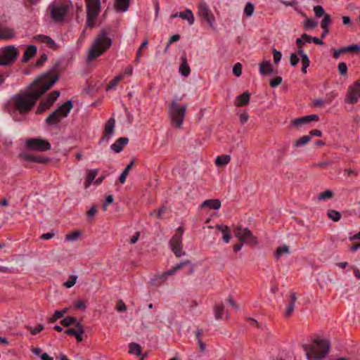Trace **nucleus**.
<instances>
[{"mask_svg":"<svg viewBox=\"0 0 360 360\" xmlns=\"http://www.w3.org/2000/svg\"><path fill=\"white\" fill-rule=\"evenodd\" d=\"M189 264L188 260H185L179 264H176L175 266L172 267V269L167 270L165 273L156 276L153 280L152 283L155 286L161 285L167 278L169 276H171L174 274H175L177 271L180 270L181 268L185 266L186 265Z\"/></svg>","mask_w":360,"mask_h":360,"instance_id":"9","label":"nucleus"},{"mask_svg":"<svg viewBox=\"0 0 360 360\" xmlns=\"http://www.w3.org/2000/svg\"><path fill=\"white\" fill-rule=\"evenodd\" d=\"M233 72L237 77H239L241 75L242 65L240 63H237L236 64H235V65L233 66Z\"/></svg>","mask_w":360,"mask_h":360,"instance_id":"49","label":"nucleus"},{"mask_svg":"<svg viewBox=\"0 0 360 360\" xmlns=\"http://www.w3.org/2000/svg\"><path fill=\"white\" fill-rule=\"evenodd\" d=\"M290 302L288 304V305L286 308L285 312V315L286 316H290L294 311L295 303V301L297 300V297H296L295 293H294V292L291 293L290 295Z\"/></svg>","mask_w":360,"mask_h":360,"instance_id":"26","label":"nucleus"},{"mask_svg":"<svg viewBox=\"0 0 360 360\" xmlns=\"http://www.w3.org/2000/svg\"><path fill=\"white\" fill-rule=\"evenodd\" d=\"M180 39V36L179 34H174L173 36L171 37L170 39H169V41L168 42V44H167V46H166V50L168 49V47L169 46V45L175 41H179Z\"/></svg>","mask_w":360,"mask_h":360,"instance_id":"62","label":"nucleus"},{"mask_svg":"<svg viewBox=\"0 0 360 360\" xmlns=\"http://www.w3.org/2000/svg\"><path fill=\"white\" fill-rule=\"evenodd\" d=\"M179 17L183 20H186L190 25L194 23V16L190 9H186L184 12H180Z\"/></svg>","mask_w":360,"mask_h":360,"instance_id":"27","label":"nucleus"},{"mask_svg":"<svg viewBox=\"0 0 360 360\" xmlns=\"http://www.w3.org/2000/svg\"><path fill=\"white\" fill-rule=\"evenodd\" d=\"M290 254V249L288 245H282L278 247L275 252V257L276 259L281 258L283 255H288Z\"/></svg>","mask_w":360,"mask_h":360,"instance_id":"28","label":"nucleus"},{"mask_svg":"<svg viewBox=\"0 0 360 360\" xmlns=\"http://www.w3.org/2000/svg\"><path fill=\"white\" fill-rule=\"evenodd\" d=\"M47 58L48 57L45 53L42 54L36 63L37 66L42 65L47 60Z\"/></svg>","mask_w":360,"mask_h":360,"instance_id":"59","label":"nucleus"},{"mask_svg":"<svg viewBox=\"0 0 360 360\" xmlns=\"http://www.w3.org/2000/svg\"><path fill=\"white\" fill-rule=\"evenodd\" d=\"M113 201V197L112 195H110L108 196H107V198H105V200L103 203V210H106L107 209V206L110 204H111Z\"/></svg>","mask_w":360,"mask_h":360,"instance_id":"61","label":"nucleus"},{"mask_svg":"<svg viewBox=\"0 0 360 360\" xmlns=\"http://www.w3.org/2000/svg\"><path fill=\"white\" fill-rule=\"evenodd\" d=\"M115 121L113 118H110L105 126L103 139H108L113 134Z\"/></svg>","mask_w":360,"mask_h":360,"instance_id":"19","label":"nucleus"},{"mask_svg":"<svg viewBox=\"0 0 360 360\" xmlns=\"http://www.w3.org/2000/svg\"><path fill=\"white\" fill-rule=\"evenodd\" d=\"M76 281L77 276L73 275L70 276L68 281L65 282L64 285L68 288H70L76 283Z\"/></svg>","mask_w":360,"mask_h":360,"instance_id":"43","label":"nucleus"},{"mask_svg":"<svg viewBox=\"0 0 360 360\" xmlns=\"http://www.w3.org/2000/svg\"><path fill=\"white\" fill-rule=\"evenodd\" d=\"M222 233H223L224 241L226 243H229V241L231 238V236L230 233V228L228 227V230H224Z\"/></svg>","mask_w":360,"mask_h":360,"instance_id":"56","label":"nucleus"},{"mask_svg":"<svg viewBox=\"0 0 360 360\" xmlns=\"http://www.w3.org/2000/svg\"><path fill=\"white\" fill-rule=\"evenodd\" d=\"M77 319L71 316H67L61 321V324L64 327H68L74 323L77 324Z\"/></svg>","mask_w":360,"mask_h":360,"instance_id":"37","label":"nucleus"},{"mask_svg":"<svg viewBox=\"0 0 360 360\" xmlns=\"http://www.w3.org/2000/svg\"><path fill=\"white\" fill-rule=\"evenodd\" d=\"M328 216L334 221H338L341 217L340 213L335 210H329L328 212Z\"/></svg>","mask_w":360,"mask_h":360,"instance_id":"38","label":"nucleus"},{"mask_svg":"<svg viewBox=\"0 0 360 360\" xmlns=\"http://www.w3.org/2000/svg\"><path fill=\"white\" fill-rule=\"evenodd\" d=\"M116 309L118 311H125L127 307L122 300H119L117 303Z\"/></svg>","mask_w":360,"mask_h":360,"instance_id":"58","label":"nucleus"},{"mask_svg":"<svg viewBox=\"0 0 360 360\" xmlns=\"http://www.w3.org/2000/svg\"><path fill=\"white\" fill-rule=\"evenodd\" d=\"M134 161L131 160L130 163L125 167V169L123 170L122 173L121 174L119 181L121 184H124L126 181L127 176L129 174V171L134 166Z\"/></svg>","mask_w":360,"mask_h":360,"instance_id":"30","label":"nucleus"},{"mask_svg":"<svg viewBox=\"0 0 360 360\" xmlns=\"http://www.w3.org/2000/svg\"><path fill=\"white\" fill-rule=\"evenodd\" d=\"M59 96L60 92L58 91H53L48 96L47 101L53 104Z\"/></svg>","mask_w":360,"mask_h":360,"instance_id":"44","label":"nucleus"},{"mask_svg":"<svg viewBox=\"0 0 360 360\" xmlns=\"http://www.w3.org/2000/svg\"><path fill=\"white\" fill-rule=\"evenodd\" d=\"M214 311L216 319H223L224 314V306L222 303L216 304Z\"/></svg>","mask_w":360,"mask_h":360,"instance_id":"31","label":"nucleus"},{"mask_svg":"<svg viewBox=\"0 0 360 360\" xmlns=\"http://www.w3.org/2000/svg\"><path fill=\"white\" fill-rule=\"evenodd\" d=\"M14 37L13 29L0 25V39H9Z\"/></svg>","mask_w":360,"mask_h":360,"instance_id":"23","label":"nucleus"},{"mask_svg":"<svg viewBox=\"0 0 360 360\" xmlns=\"http://www.w3.org/2000/svg\"><path fill=\"white\" fill-rule=\"evenodd\" d=\"M26 146L30 150L46 151L51 148L50 143L42 139H29L26 141Z\"/></svg>","mask_w":360,"mask_h":360,"instance_id":"11","label":"nucleus"},{"mask_svg":"<svg viewBox=\"0 0 360 360\" xmlns=\"http://www.w3.org/2000/svg\"><path fill=\"white\" fill-rule=\"evenodd\" d=\"M231 160V157L229 155H222L217 156L215 160V164L218 167H221L227 165Z\"/></svg>","mask_w":360,"mask_h":360,"instance_id":"29","label":"nucleus"},{"mask_svg":"<svg viewBox=\"0 0 360 360\" xmlns=\"http://www.w3.org/2000/svg\"><path fill=\"white\" fill-rule=\"evenodd\" d=\"M84 333L83 327L80 323H77L74 328H68L65 330L66 334L75 336L78 342L82 341V335Z\"/></svg>","mask_w":360,"mask_h":360,"instance_id":"16","label":"nucleus"},{"mask_svg":"<svg viewBox=\"0 0 360 360\" xmlns=\"http://www.w3.org/2000/svg\"><path fill=\"white\" fill-rule=\"evenodd\" d=\"M116 9L126 11L129 7V0H115Z\"/></svg>","mask_w":360,"mask_h":360,"instance_id":"32","label":"nucleus"},{"mask_svg":"<svg viewBox=\"0 0 360 360\" xmlns=\"http://www.w3.org/2000/svg\"><path fill=\"white\" fill-rule=\"evenodd\" d=\"M302 60V66H304L305 68H308L310 64L309 58L307 56H304Z\"/></svg>","mask_w":360,"mask_h":360,"instance_id":"63","label":"nucleus"},{"mask_svg":"<svg viewBox=\"0 0 360 360\" xmlns=\"http://www.w3.org/2000/svg\"><path fill=\"white\" fill-rule=\"evenodd\" d=\"M97 212V209L96 207H92L87 212V216L89 218H92L94 217L96 213Z\"/></svg>","mask_w":360,"mask_h":360,"instance_id":"64","label":"nucleus"},{"mask_svg":"<svg viewBox=\"0 0 360 360\" xmlns=\"http://www.w3.org/2000/svg\"><path fill=\"white\" fill-rule=\"evenodd\" d=\"M331 23V18L328 14H326L323 18L321 27L322 29H328V25Z\"/></svg>","mask_w":360,"mask_h":360,"instance_id":"42","label":"nucleus"},{"mask_svg":"<svg viewBox=\"0 0 360 360\" xmlns=\"http://www.w3.org/2000/svg\"><path fill=\"white\" fill-rule=\"evenodd\" d=\"M37 49L34 45L29 46L25 51L23 54L22 62L27 63L37 53Z\"/></svg>","mask_w":360,"mask_h":360,"instance_id":"21","label":"nucleus"},{"mask_svg":"<svg viewBox=\"0 0 360 360\" xmlns=\"http://www.w3.org/2000/svg\"><path fill=\"white\" fill-rule=\"evenodd\" d=\"M51 105L52 104L50 102H49L47 100L46 101H41L39 105L38 106L36 112L37 114H41L44 111H45L48 108H49L51 106Z\"/></svg>","mask_w":360,"mask_h":360,"instance_id":"34","label":"nucleus"},{"mask_svg":"<svg viewBox=\"0 0 360 360\" xmlns=\"http://www.w3.org/2000/svg\"><path fill=\"white\" fill-rule=\"evenodd\" d=\"M63 316V313L62 311H56L53 316L52 317H51L49 319V321L50 323H54L56 322L58 319H59L60 318H61L62 316Z\"/></svg>","mask_w":360,"mask_h":360,"instance_id":"52","label":"nucleus"},{"mask_svg":"<svg viewBox=\"0 0 360 360\" xmlns=\"http://www.w3.org/2000/svg\"><path fill=\"white\" fill-rule=\"evenodd\" d=\"M233 233L240 241L250 244H255L257 243L255 238L253 236L251 231L247 228L235 226L233 229Z\"/></svg>","mask_w":360,"mask_h":360,"instance_id":"10","label":"nucleus"},{"mask_svg":"<svg viewBox=\"0 0 360 360\" xmlns=\"http://www.w3.org/2000/svg\"><path fill=\"white\" fill-rule=\"evenodd\" d=\"M346 53L347 52H357L360 50V47L357 44H352L351 46L345 47Z\"/></svg>","mask_w":360,"mask_h":360,"instance_id":"57","label":"nucleus"},{"mask_svg":"<svg viewBox=\"0 0 360 360\" xmlns=\"http://www.w3.org/2000/svg\"><path fill=\"white\" fill-rule=\"evenodd\" d=\"M96 175H97L96 171L91 170V171L89 172V173L87 174V179L85 182L86 186H89L91 184V182L96 178Z\"/></svg>","mask_w":360,"mask_h":360,"instance_id":"39","label":"nucleus"},{"mask_svg":"<svg viewBox=\"0 0 360 360\" xmlns=\"http://www.w3.org/2000/svg\"><path fill=\"white\" fill-rule=\"evenodd\" d=\"M273 55H274V62L275 64H278L280 60H281V58H282V54L281 53L276 50V49H274L273 50Z\"/></svg>","mask_w":360,"mask_h":360,"instance_id":"50","label":"nucleus"},{"mask_svg":"<svg viewBox=\"0 0 360 360\" xmlns=\"http://www.w3.org/2000/svg\"><path fill=\"white\" fill-rule=\"evenodd\" d=\"M310 140H311V136H308V135L303 136L301 138H300L299 139H297L294 143L293 146L295 148L302 147V146L306 145L308 142H309Z\"/></svg>","mask_w":360,"mask_h":360,"instance_id":"33","label":"nucleus"},{"mask_svg":"<svg viewBox=\"0 0 360 360\" xmlns=\"http://www.w3.org/2000/svg\"><path fill=\"white\" fill-rule=\"evenodd\" d=\"M186 105H181L176 101L171 103L169 113L173 124L180 127L184 122Z\"/></svg>","mask_w":360,"mask_h":360,"instance_id":"4","label":"nucleus"},{"mask_svg":"<svg viewBox=\"0 0 360 360\" xmlns=\"http://www.w3.org/2000/svg\"><path fill=\"white\" fill-rule=\"evenodd\" d=\"M19 51L13 46H7L0 50V65H10L17 59Z\"/></svg>","mask_w":360,"mask_h":360,"instance_id":"6","label":"nucleus"},{"mask_svg":"<svg viewBox=\"0 0 360 360\" xmlns=\"http://www.w3.org/2000/svg\"><path fill=\"white\" fill-rule=\"evenodd\" d=\"M360 98V80H356L350 85L347 89L346 101L349 103H356Z\"/></svg>","mask_w":360,"mask_h":360,"instance_id":"12","label":"nucleus"},{"mask_svg":"<svg viewBox=\"0 0 360 360\" xmlns=\"http://www.w3.org/2000/svg\"><path fill=\"white\" fill-rule=\"evenodd\" d=\"M314 13H315V15L317 17V18H321V16L323 15H325V12H324V10L323 8V7L321 6H316L314 7Z\"/></svg>","mask_w":360,"mask_h":360,"instance_id":"47","label":"nucleus"},{"mask_svg":"<svg viewBox=\"0 0 360 360\" xmlns=\"http://www.w3.org/2000/svg\"><path fill=\"white\" fill-rule=\"evenodd\" d=\"M302 348L308 360H319L328 354L330 343L327 340L316 338L311 344H303Z\"/></svg>","mask_w":360,"mask_h":360,"instance_id":"3","label":"nucleus"},{"mask_svg":"<svg viewBox=\"0 0 360 360\" xmlns=\"http://www.w3.org/2000/svg\"><path fill=\"white\" fill-rule=\"evenodd\" d=\"M274 70L269 60H264L259 64V73L262 75H267L274 73Z\"/></svg>","mask_w":360,"mask_h":360,"instance_id":"20","label":"nucleus"},{"mask_svg":"<svg viewBox=\"0 0 360 360\" xmlns=\"http://www.w3.org/2000/svg\"><path fill=\"white\" fill-rule=\"evenodd\" d=\"M338 71L340 75H345L347 72V66L345 63H340L338 66Z\"/></svg>","mask_w":360,"mask_h":360,"instance_id":"48","label":"nucleus"},{"mask_svg":"<svg viewBox=\"0 0 360 360\" xmlns=\"http://www.w3.org/2000/svg\"><path fill=\"white\" fill-rule=\"evenodd\" d=\"M345 53H346V50H345V47H343L338 50L334 51L333 56L334 58L338 59L341 54Z\"/></svg>","mask_w":360,"mask_h":360,"instance_id":"60","label":"nucleus"},{"mask_svg":"<svg viewBox=\"0 0 360 360\" xmlns=\"http://www.w3.org/2000/svg\"><path fill=\"white\" fill-rule=\"evenodd\" d=\"M33 39L35 42L46 44L49 48L55 49L56 47L55 41L48 36L38 34L34 36Z\"/></svg>","mask_w":360,"mask_h":360,"instance_id":"17","label":"nucleus"},{"mask_svg":"<svg viewBox=\"0 0 360 360\" xmlns=\"http://www.w3.org/2000/svg\"><path fill=\"white\" fill-rule=\"evenodd\" d=\"M281 82H282V77H276L270 80V86L271 87L275 88V87L278 86L279 84H281Z\"/></svg>","mask_w":360,"mask_h":360,"instance_id":"54","label":"nucleus"},{"mask_svg":"<svg viewBox=\"0 0 360 360\" xmlns=\"http://www.w3.org/2000/svg\"><path fill=\"white\" fill-rule=\"evenodd\" d=\"M317 22L311 18H308L305 21L304 27L306 29L314 28L316 27Z\"/></svg>","mask_w":360,"mask_h":360,"instance_id":"51","label":"nucleus"},{"mask_svg":"<svg viewBox=\"0 0 360 360\" xmlns=\"http://www.w3.org/2000/svg\"><path fill=\"white\" fill-rule=\"evenodd\" d=\"M166 207L165 206L161 207L158 210H154L150 213V215L153 216L155 214H156V217L158 219H160L162 217V214L165 212Z\"/></svg>","mask_w":360,"mask_h":360,"instance_id":"46","label":"nucleus"},{"mask_svg":"<svg viewBox=\"0 0 360 360\" xmlns=\"http://www.w3.org/2000/svg\"><path fill=\"white\" fill-rule=\"evenodd\" d=\"M56 75L46 73L39 77L31 85L30 90L18 94L11 99L13 114L18 112L25 115L36 104L37 101L58 80Z\"/></svg>","mask_w":360,"mask_h":360,"instance_id":"1","label":"nucleus"},{"mask_svg":"<svg viewBox=\"0 0 360 360\" xmlns=\"http://www.w3.org/2000/svg\"><path fill=\"white\" fill-rule=\"evenodd\" d=\"M28 329L30 330L32 335H35L44 329V326L41 324H39L34 328L28 327Z\"/></svg>","mask_w":360,"mask_h":360,"instance_id":"55","label":"nucleus"},{"mask_svg":"<svg viewBox=\"0 0 360 360\" xmlns=\"http://www.w3.org/2000/svg\"><path fill=\"white\" fill-rule=\"evenodd\" d=\"M123 79L122 75H119L117 77H115L113 79H112L107 87V90L112 89L116 87L117 84Z\"/></svg>","mask_w":360,"mask_h":360,"instance_id":"35","label":"nucleus"},{"mask_svg":"<svg viewBox=\"0 0 360 360\" xmlns=\"http://www.w3.org/2000/svg\"><path fill=\"white\" fill-rule=\"evenodd\" d=\"M128 142L129 139L126 137L119 138L113 144L111 145L110 148L116 153H120Z\"/></svg>","mask_w":360,"mask_h":360,"instance_id":"18","label":"nucleus"},{"mask_svg":"<svg viewBox=\"0 0 360 360\" xmlns=\"http://www.w3.org/2000/svg\"><path fill=\"white\" fill-rule=\"evenodd\" d=\"M169 245L176 257L185 255V252L182 250V239L180 235H174L169 241Z\"/></svg>","mask_w":360,"mask_h":360,"instance_id":"14","label":"nucleus"},{"mask_svg":"<svg viewBox=\"0 0 360 360\" xmlns=\"http://www.w3.org/2000/svg\"><path fill=\"white\" fill-rule=\"evenodd\" d=\"M254 9L253 4L252 3H248L244 8V14L248 17L252 15Z\"/></svg>","mask_w":360,"mask_h":360,"instance_id":"41","label":"nucleus"},{"mask_svg":"<svg viewBox=\"0 0 360 360\" xmlns=\"http://www.w3.org/2000/svg\"><path fill=\"white\" fill-rule=\"evenodd\" d=\"M250 95L248 91L238 96L236 98L235 105L236 106H244L249 103Z\"/></svg>","mask_w":360,"mask_h":360,"instance_id":"22","label":"nucleus"},{"mask_svg":"<svg viewBox=\"0 0 360 360\" xmlns=\"http://www.w3.org/2000/svg\"><path fill=\"white\" fill-rule=\"evenodd\" d=\"M201 207H209L213 210H219L221 207V202L217 199L206 200L202 202Z\"/></svg>","mask_w":360,"mask_h":360,"instance_id":"25","label":"nucleus"},{"mask_svg":"<svg viewBox=\"0 0 360 360\" xmlns=\"http://www.w3.org/2000/svg\"><path fill=\"white\" fill-rule=\"evenodd\" d=\"M198 11L200 17L206 21L210 27H213L215 18L209 6L205 1H201L199 4Z\"/></svg>","mask_w":360,"mask_h":360,"instance_id":"13","label":"nucleus"},{"mask_svg":"<svg viewBox=\"0 0 360 360\" xmlns=\"http://www.w3.org/2000/svg\"><path fill=\"white\" fill-rule=\"evenodd\" d=\"M129 352L136 356H139L141 354V347L136 343H131L129 345Z\"/></svg>","mask_w":360,"mask_h":360,"instance_id":"36","label":"nucleus"},{"mask_svg":"<svg viewBox=\"0 0 360 360\" xmlns=\"http://www.w3.org/2000/svg\"><path fill=\"white\" fill-rule=\"evenodd\" d=\"M72 101H68L49 115L46 120V122L49 125H53L59 122L62 119L68 116L72 110Z\"/></svg>","mask_w":360,"mask_h":360,"instance_id":"5","label":"nucleus"},{"mask_svg":"<svg viewBox=\"0 0 360 360\" xmlns=\"http://www.w3.org/2000/svg\"><path fill=\"white\" fill-rule=\"evenodd\" d=\"M333 193L332 191H326L323 193H321L319 196H318V198L319 200H328V199H330L331 198H333Z\"/></svg>","mask_w":360,"mask_h":360,"instance_id":"40","label":"nucleus"},{"mask_svg":"<svg viewBox=\"0 0 360 360\" xmlns=\"http://www.w3.org/2000/svg\"><path fill=\"white\" fill-rule=\"evenodd\" d=\"M68 5L63 1H56L49 6L51 17L56 21L63 19L68 11Z\"/></svg>","mask_w":360,"mask_h":360,"instance_id":"7","label":"nucleus"},{"mask_svg":"<svg viewBox=\"0 0 360 360\" xmlns=\"http://www.w3.org/2000/svg\"><path fill=\"white\" fill-rule=\"evenodd\" d=\"M81 233L79 231H75L66 235L65 239L70 241H75L77 240Z\"/></svg>","mask_w":360,"mask_h":360,"instance_id":"45","label":"nucleus"},{"mask_svg":"<svg viewBox=\"0 0 360 360\" xmlns=\"http://www.w3.org/2000/svg\"><path fill=\"white\" fill-rule=\"evenodd\" d=\"M110 30L103 29L95 38L89 50L87 62L90 63L103 55L112 45V39L109 37Z\"/></svg>","mask_w":360,"mask_h":360,"instance_id":"2","label":"nucleus"},{"mask_svg":"<svg viewBox=\"0 0 360 360\" xmlns=\"http://www.w3.org/2000/svg\"><path fill=\"white\" fill-rule=\"evenodd\" d=\"M87 11V25L94 26V21L101 10V0H85Z\"/></svg>","mask_w":360,"mask_h":360,"instance_id":"8","label":"nucleus"},{"mask_svg":"<svg viewBox=\"0 0 360 360\" xmlns=\"http://www.w3.org/2000/svg\"><path fill=\"white\" fill-rule=\"evenodd\" d=\"M319 116L316 115H310L304 117H300L293 120L291 124L293 127H300L302 125L307 124L313 121H318Z\"/></svg>","mask_w":360,"mask_h":360,"instance_id":"15","label":"nucleus"},{"mask_svg":"<svg viewBox=\"0 0 360 360\" xmlns=\"http://www.w3.org/2000/svg\"><path fill=\"white\" fill-rule=\"evenodd\" d=\"M300 61V58H298L297 53H292L290 56V63L292 66H295L298 62Z\"/></svg>","mask_w":360,"mask_h":360,"instance_id":"53","label":"nucleus"},{"mask_svg":"<svg viewBox=\"0 0 360 360\" xmlns=\"http://www.w3.org/2000/svg\"><path fill=\"white\" fill-rule=\"evenodd\" d=\"M181 64L179 67V72L182 76L188 77L190 75L191 69L187 63L186 56L181 57Z\"/></svg>","mask_w":360,"mask_h":360,"instance_id":"24","label":"nucleus"}]
</instances>
